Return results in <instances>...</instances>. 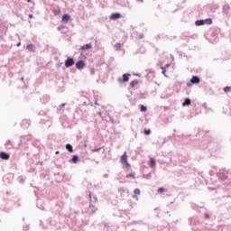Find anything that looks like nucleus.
<instances>
[{"instance_id": "nucleus-1", "label": "nucleus", "mask_w": 231, "mask_h": 231, "mask_svg": "<svg viewBox=\"0 0 231 231\" xmlns=\"http://www.w3.org/2000/svg\"><path fill=\"white\" fill-rule=\"evenodd\" d=\"M208 140V137L206 135L203 142L199 144V148L202 151H205V149H208L209 151H211V152H216L217 151H219V149H221V144L217 143V141L211 140L210 142L207 143Z\"/></svg>"}, {"instance_id": "nucleus-2", "label": "nucleus", "mask_w": 231, "mask_h": 231, "mask_svg": "<svg viewBox=\"0 0 231 231\" xmlns=\"http://www.w3.org/2000/svg\"><path fill=\"white\" fill-rule=\"evenodd\" d=\"M209 33L213 42L216 43L219 41L218 35L221 33V29L219 27H213L210 29Z\"/></svg>"}, {"instance_id": "nucleus-3", "label": "nucleus", "mask_w": 231, "mask_h": 231, "mask_svg": "<svg viewBox=\"0 0 231 231\" xmlns=\"http://www.w3.org/2000/svg\"><path fill=\"white\" fill-rule=\"evenodd\" d=\"M217 176L221 181H226V180H228V171L226 169H220Z\"/></svg>"}, {"instance_id": "nucleus-4", "label": "nucleus", "mask_w": 231, "mask_h": 231, "mask_svg": "<svg viewBox=\"0 0 231 231\" xmlns=\"http://www.w3.org/2000/svg\"><path fill=\"white\" fill-rule=\"evenodd\" d=\"M212 23H213L212 18H207V19L197 20L195 22V24L197 26H205V24L210 25L212 24Z\"/></svg>"}, {"instance_id": "nucleus-5", "label": "nucleus", "mask_w": 231, "mask_h": 231, "mask_svg": "<svg viewBox=\"0 0 231 231\" xmlns=\"http://www.w3.org/2000/svg\"><path fill=\"white\" fill-rule=\"evenodd\" d=\"M40 124L42 125L43 129H50L52 125L51 118L41 119Z\"/></svg>"}, {"instance_id": "nucleus-6", "label": "nucleus", "mask_w": 231, "mask_h": 231, "mask_svg": "<svg viewBox=\"0 0 231 231\" xmlns=\"http://www.w3.org/2000/svg\"><path fill=\"white\" fill-rule=\"evenodd\" d=\"M199 82H201V78L194 75L191 77L189 82L187 83V87L190 88L193 84H199Z\"/></svg>"}, {"instance_id": "nucleus-7", "label": "nucleus", "mask_w": 231, "mask_h": 231, "mask_svg": "<svg viewBox=\"0 0 231 231\" xmlns=\"http://www.w3.org/2000/svg\"><path fill=\"white\" fill-rule=\"evenodd\" d=\"M188 221H189L190 226H199V219H198V217L196 216L190 217L188 219Z\"/></svg>"}, {"instance_id": "nucleus-8", "label": "nucleus", "mask_w": 231, "mask_h": 231, "mask_svg": "<svg viewBox=\"0 0 231 231\" xmlns=\"http://www.w3.org/2000/svg\"><path fill=\"white\" fill-rule=\"evenodd\" d=\"M71 66H75V59L68 57L65 60V68H71Z\"/></svg>"}, {"instance_id": "nucleus-9", "label": "nucleus", "mask_w": 231, "mask_h": 231, "mask_svg": "<svg viewBox=\"0 0 231 231\" xmlns=\"http://www.w3.org/2000/svg\"><path fill=\"white\" fill-rule=\"evenodd\" d=\"M55 176V181L57 183H62V181H64V174L58 172V173H54Z\"/></svg>"}, {"instance_id": "nucleus-10", "label": "nucleus", "mask_w": 231, "mask_h": 231, "mask_svg": "<svg viewBox=\"0 0 231 231\" xmlns=\"http://www.w3.org/2000/svg\"><path fill=\"white\" fill-rule=\"evenodd\" d=\"M121 163H125L127 168L131 167V164L127 162V152H124L121 156Z\"/></svg>"}, {"instance_id": "nucleus-11", "label": "nucleus", "mask_w": 231, "mask_h": 231, "mask_svg": "<svg viewBox=\"0 0 231 231\" xmlns=\"http://www.w3.org/2000/svg\"><path fill=\"white\" fill-rule=\"evenodd\" d=\"M32 122L30 121V119H23L21 122V127H23V129H28V127H30Z\"/></svg>"}, {"instance_id": "nucleus-12", "label": "nucleus", "mask_w": 231, "mask_h": 231, "mask_svg": "<svg viewBox=\"0 0 231 231\" xmlns=\"http://www.w3.org/2000/svg\"><path fill=\"white\" fill-rule=\"evenodd\" d=\"M118 192H119L122 199H124L125 198V196H127V194H128L127 189H125L124 187L118 188Z\"/></svg>"}, {"instance_id": "nucleus-13", "label": "nucleus", "mask_w": 231, "mask_h": 231, "mask_svg": "<svg viewBox=\"0 0 231 231\" xmlns=\"http://www.w3.org/2000/svg\"><path fill=\"white\" fill-rule=\"evenodd\" d=\"M76 68L77 69H84L86 68V61L83 60H79L76 62Z\"/></svg>"}, {"instance_id": "nucleus-14", "label": "nucleus", "mask_w": 231, "mask_h": 231, "mask_svg": "<svg viewBox=\"0 0 231 231\" xmlns=\"http://www.w3.org/2000/svg\"><path fill=\"white\" fill-rule=\"evenodd\" d=\"M88 198H89V203L93 204V203H97V201H98V198L97 197V195L92 194L91 191H88Z\"/></svg>"}, {"instance_id": "nucleus-15", "label": "nucleus", "mask_w": 231, "mask_h": 231, "mask_svg": "<svg viewBox=\"0 0 231 231\" xmlns=\"http://www.w3.org/2000/svg\"><path fill=\"white\" fill-rule=\"evenodd\" d=\"M121 18H122V14H120V13H113L110 15L111 21H118V19H121Z\"/></svg>"}, {"instance_id": "nucleus-16", "label": "nucleus", "mask_w": 231, "mask_h": 231, "mask_svg": "<svg viewBox=\"0 0 231 231\" xmlns=\"http://www.w3.org/2000/svg\"><path fill=\"white\" fill-rule=\"evenodd\" d=\"M129 77H131L130 73L123 74V78H119L118 82H129Z\"/></svg>"}, {"instance_id": "nucleus-17", "label": "nucleus", "mask_w": 231, "mask_h": 231, "mask_svg": "<svg viewBox=\"0 0 231 231\" xmlns=\"http://www.w3.org/2000/svg\"><path fill=\"white\" fill-rule=\"evenodd\" d=\"M146 71H147L146 79L148 80H152L154 77V70L152 69H146Z\"/></svg>"}, {"instance_id": "nucleus-18", "label": "nucleus", "mask_w": 231, "mask_h": 231, "mask_svg": "<svg viewBox=\"0 0 231 231\" xmlns=\"http://www.w3.org/2000/svg\"><path fill=\"white\" fill-rule=\"evenodd\" d=\"M12 180H14V176L12 174H7L3 177V181L5 183H11Z\"/></svg>"}, {"instance_id": "nucleus-19", "label": "nucleus", "mask_w": 231, "mask_h": 231, "mask_svg": "<svg viewBox=\"0 0 231 231\" xmlns=\"http://www.w3.org/2000/svg\"><path fill=\"white\" fill-rule=\"evenodd\" d=\"M180 172H182L183 174H190L192 172V170L189 168V166H183L180 169Z\"/></svg>"}, {"instance_id": "nucleus-20", "label": "nucleus", "mask_w": 231, "mask_h": 231, "mask_svg": "<svg viewBox=\"0 0 231 231\" xmlns=\"http://www.w3.org/2000/svg\"><path fill=\"white\" fill-rule=\"evenodd\" d=\"M86 106H90V107H93V102H91L88 97H85V101L82 102L81 107H86Z\"/></svg>"}, {"instance_id": "nucleus-21", "label": "nucleus", "mask_w": 231, "mask_h": 231, "mask_svg": "<svg viewBox=\"0 0 231 231\" xmlns=\"http://www.w3.org/2000/svg\"><path fill=\"white\" fill-rule=\"evenodd\" d=\"M149 97V93L148 92H140L138 94V98L139 100H145V98Z\"/></svg>"}, {"instance_id": "nucleus-22", "label": "nucleus", "mask_w": 231, "mask_h": 231, "mask_svg": "<svg viewBox=\"0 0 231 231\" xmlns=\"http://www.w3.org/2000/svg\"><path fill=\"white\" fill-rule=\"evenodd\" d=\"M23 142H30V136L29 135H21L20 143H18V145L21 146Z\"/></svg>"}, {"instance_id": "nucleus-23", "label": "nucleus", "mask_w": 231, "mask_h": 231, "mask_svg": "<svg viewBox=\"0 0 231 231\" xmlns=\"http://www.w3.org/2000/svg\"><path fill=\"white\" fill-rule=\"evenodd\" d=\"M61 21L62 23H69V21H71V15L64 14L61 17Z\"/></svg>"}, {"instance_id": "nucleus-24", "label": "nucleus", "mask_w": 231, "mask_h": 231, "mask_svg": "<svg viewBox=\"0 0 231 231\" xmlns=\"http://www.w3.org/2000/svg\"><path fill=\"white\" fill-rule=\"evenodd\" d=\"M68 106V103H63L61 105H60L58 107H57V112L60 113V115H62V113H64V107Z\"/></svg>"}, {"instance_id": "nucleus-25", "label": "nucleus", "mask_w": 231, "mask_h": 231, "mask_svg": "<svg viewBox=\"0 0 231 231\" xmlns=\"http://www.w3.org/2000/svg\"><path fill=\"white\" fill-rule=\"evenodd\" d=\"M0 158L1 160H10V153H7L6 152H1Z\"/></svg>"}, {"instance_id": "nucleus-26", "label": "nucleus", "mask_w": 231, "mask_h": 231, "mask_svg": "<svg viewBox=\"0 0 231 231\" xmlns=\"http://www.w3.org/2000/svg\"><path fill=\"white\" fill-rule=\"evenodd\" d=\"M222 12L225 15H228V12H230V5L228 4L223 5Z\"/></svg>"}, {"instance_id": "nucleus-27", "label": "nucleus", "mask_w": 231, "mask_h": 231, "mask_svg": "<svg viewBox=\"0 0 231 231\" xmlns=\"http://www.w3.org/2000/svg\"><path fill=\"white\" fill-rule=\"evenodd\" d=\"M91 48H93V44L91 43H87L82 45L79 50H81L82 51H84V50H91Z\"/></svg>"}, {"instance_id": "nucleus-28", "label": "nucleus", "mask_w": 231, "mask_h": 231, "mask_svg": "<svg viewBox=\"0 0 231 231\" xmlns=\"http://www.w3.org/2000/svg\"><path fill=\"white\" fill-rule=\"evenodd\" d=\"M5 146V149L12 150V149H14V143H12V141L8 140V141H6Z\"/></svg>"}, {"instance_id": "nucleus-29", "label": "nucleus", "mask_w": 231, "mask_h": 231, "mask_svg": "<svg viewBox=\"0 0 231 231\" xmlns=\"http://www.w3.org/2000/svg\"><path fill=\"white\" fill-rule=\"evenodd\" d=\"M190 104H192V100H190L189 97H186L182 103V107H187V106H190Z\"/></svg>"}, {"instance_id": "nucleus-30", "label": "nucleus", "mask_w": 231, "mask_h": 231, "mask_svg": "<svg viewBox=\"0 0 231 231\" xmlns=\"http://www.w3.org/2000/svg\"><path fill=\"white\" fill-rule=\"evenodd\" d=\"M26 48L32 53H35V45L33 43L27 44Z\"/></svg>"}, {"instance_id": "nucleus-31", "label": "nucleus", "mask_w": 231, "mask_h": 231, "mask_svg": "<svg viewBox=\"0 0 231 231\" xmlns=\"http://www.w3.org/2000/svg\"><path fill=\"white\" fill-rule=\"evenodd\" d=\"M70 163H79V155H73L72 158L69 160Z\"/></svg>"}, {"instance_id": "nucleus-32", "label": "nucleus", "mask_w": 231, "mask_h": 231, "mask_svg": "<svg viewBox=\"0 0 231 231\" xmlns=\"http://www.w3.org/2000/svg\"><path fill=\"white\" fill-rule=\"evenodd\" d=\"M149 167H151V169L156 167V161L154 159L150 158Z\"/></svg>"}, {"instance_id": "nucleus-33", "label": "nucleus", "mask_w": 231, "mask_h": 231, "mask_svg": "<svg viewBox=\"0 0 231 231\" xmlns=\"http://www.w3.org/2000/svg\"><path fill=\"white\" fill-rule=\"evenodd\" d=\"M17 181L18 183H24L26 181V177L23 176V175H20L18 178H17Z\"/></svg>"}, {"instance_id": "nucleus-34", "label": "nucleus", "mask_w": 231, "mask_h": 231, "mask_svg": "<svg viewBox=\"0 0 231 231\" xmlns=\"http://www.w3.org/2000/svg\"><path fill=\"white\" fill-rule=\"evenodd\" d=\"M36 207H37V208H40V210H45V208L42 205V200H38Z\"/></svg>"}, {"instance_id": "nucleus-35", "label": "nucleus", "mask_w": 231, "mask_h": 231, "mask_svg": "<svg viewBox=\"0 0 231 231\" xmlns=\"http://www.w3.org/2000/svg\"><path fill=\"white\" fill-rule=\"evenodd\" d=\"M141 113H147V106L144 105H139Z\"/></svg>"}, {"instance_id": "nucleus-36", "label": "nucleus", "mask_w": 231, "mask_h": 231, "mask_svg": "<svg viewBox=\"0 0 231 231\" xmlns=\"http://www.w3.org/2000/svg\"><path fill=\"white\" fill-rule=\"evenodd\" d=\"M134 195L133 196V198L134 199L136 198V199H138L137 196H140V189H138V188L134 189Z\"/></svg>"}, {"instance_id": "nucleus-37", "label": "nucleus", "mask_w": 231, "mask_h": 231, "mask_svg": "<svg viewBox=\"0 0 231 231\" xmlns=\"http://www.w3.org/2000/svg\"><path fill=\"white\" fill-rule=\"evenodd\" d=\"M65 147L69 152H73V145L71 143H67Z\"/></svg>"}, {"instance_id": "nucleus-38", "label": "nucleus", "mask_w": 231, "mask_h": 231, "mask_svg": "<svg viewBox=\"0 0 231 231\" xmlns=\"http://www.w3.org/2000/svg\"><path fill=\"white\" fill-rule=\"evenodd\" d=\"M26 167H30L31 165H33V159L30 158L25 162Z\"/></svg>"}, {"instance_id": "nucleus-39", "label": "nucleus", "mask_w": 231, "mask_h": 231, "mask_svg": "<svg viewBox=\"0 0 231 231\" xmlns=\"http://www.w3.org/2000/svg\"><path fill=\"white\" fill-rule=\"evenodd\" d=\"M89 208L91 210V212H93V214H95L97 210V207H95V205L89 203Z\"/></svg>"}, {"instance_id": "nucleus-40", "label": "nucleus", "mask_w": 231, "mask_h": 231, "mask_svg": "<svg viewBox=\"0 0 231 231\" xmlns=\"http://www.w3.org/2000/svg\"><path fill=\"white\" fill-rule=\"evenodd\" d=\"M115 48L116 50V51H120V50H122V43L116 42L115 45Z\"/></svg>"}, {"instance_id": "nucleus-41", "label": "nucleus", "mask_w": 231, "mask_h": 231, "mask_svg": "<svg viewBox=\"0 0 231 231\" xmlns=\"http://www.w3.org/2000/svg\"><path fill=\"white\" fill-rule=\"evenodd\" d=\"M143 178H144L145 180H151V178H152V173L149 172L145 175H143Z\"/></svg>"}, {"instance_id": "nucleus-42", "label": "nucleus", "mask_w": 231, "mask_h": 231, "mask_svg": "<svg viewBox=\"0 0 231 231\" xmlns=\"http://www.w3.org/2000/svg\"><path fill=\"white\" fill-rule=\"evenodd\" d=\"M138 84V79H134L130 82V87L134 88Z\"/></svg>"}, {"instance_id": "nucleus-43", "label": "nucleus", "mask_w": 231, "mask_h": 231, "mask_svg": "<svg viewBox=\"0 0 231 231\" xmlns=\"http://www.w3.org/2000/svg\"><path fill=\"white\" fill-rule=\"evenodd\" d=\"M224 92L225 93H231V86H226L224 88Z\"/></svg>"}, {"instance_id": "nucleus-44", "label": "nucleus", "mask_w": 231, "mask_h": 231, "mask_svg": "<svg viewBox=\"0 0 231 231\" xmlns=\"http://www.w3.org/2000/svg\"><path fill=\"white\" fill-rule=\"evenodd\" d=\"M163 37H167V35H165V34H158V35L155 37V40H156V41H160V39H163Z\"/></svg>"}, {"instance_id": "nucleus-45", "label": "nucleus", "mask_w": 231, "mask_h": 231, "mask_svg": "<svg viewBox=\"0 0 231 231\" xmlns=\"http://www.w3.org/2000/svg\"><path fill=\"white\" fill-rule=\"evenodd\" d=\"M46 115H48V112H46V111H44V110H42V111H40V112L38 113V116H46Z\"/></svg>"}, {"instance_id": "nucleus-46", "label": "nucleus", "mask_w": 231, "mask_h": 231, "mask_svg": "<svg viewBox=\"0 0 231 231\" xmlns=\"http://www.w3.org/2000/svg\"><path fill=\"white\" fill-rule=\"evenodd\" d=\"M42 178H43V180H46L47 181L50 180V174H42Z\"/></svg>"}, {"instance_id": "nucleus-47", "label": "nucleus", "mask_w": 231, "mask_h": 231, "mask_svg": "<svg viewBox=\"0 0 231 231\" xmlns=\"http://www.w3.org/2000/svg\"><path fill=\"white\" fill-rule=\"evenodd\" d=\"M52 14L59 15V14H60V9H52Z\"/></svg>"}, {"instance_id": "nucleus-48", "label": "nucleus", "mask_w": 231, "mask_h": 231, "mask_svg": "<svg viewBox=\"0 0 231 231\" xmlns=\"http://www.w3.org/2000/svg\"><path fill=\"white\" fill-rule=\"evenodd\" d=\"M143 134L146 135V136H149L151 134V129H144L143 130Z\"/></svg>"}, {"instance_id": "nucleus-49", "label": "nucleus", "mask_w": 231, "mask_h": 231, "mask_svg": "<svg viewBox=\"0 0 231 231\" xmlns=\"http://www.w3.org/2000/svg\"><path fill=\"white\" fill-rule=\"evenodd\" d=\"M166 72H167V69H165V67H162V75H164V77H167Z\"/></svg>"}, {"instance_id": "nucleus-50", "label": "nucleus", "mask_w": 231, "mask_h": 231, "mask_svg": "<svg viewBox=\"0 0 231 231\" xmlns=\"http://www.w3.org/2000/svg\"><path fill=\"white\" fill-rule=\"evenodd\" d=\"M126 178H133V180H134L136 177L134 176V173H128Z\"/></svg>"}, {"instance_id": "nucleus-51", "label": "nucleus", "mask_w": 231, "mask_h": 231, "mask_svg": "<svg viewBox=\"0 0 231 231\" xmlns=\"http://www.w3.org/2000/svg\"><path fill=\"white\" fill-rule=\"evenodd\" d=\"M157 192H159V194H162V192H165V188L162 187V188H159L157 189Z\"/></svg>"}, {"instance_id": "nucleus-52", "label": "nucleus", "mask_w": 231, "mask_h": 231, "mask_svg": "<svg viewBox=\"0 0 231 231\" xmlns=\"http://www.w3.org/2000/svg\"><path fill=\"white\" fill-rule=\"evenodd\" d=\"M100 151H102V147L92 149L93 152H98Z\"/></svg>"}, {"instance_id": "nucleus-53", "label": "nucleus", "mask_w": 231, "mask_h": 231, "mask_svg": "<svg viewBox=\"0 0 231 231\" xmlns=\"http://www.w3.org/2000/svg\"><path fill=\"white\" fill-rule=\"evenodd\" d=\"M204 219H210V214L205 213L204 214Z\"/></svg>"}, {"instance_id": "nucleus-54", "label": "nucleus", "mask_w": 231, "mask_h": 231, "mask_svg": "<svg viewBox=\"0 0 231 231\" xmlns=\"http://www.w3.org/2000/svg\"><path fill=\"white\" fill-rule=\"evenodd\" d=\"M23 229L24 231H28V230H30V226L29 225L23 226Z\"/></svg>"}, {"instance_id": "nucleus-55", "label": "nucleus", "mask_w": 231, "mask_h": 231, "mask_svg": "<svg viewBox=\"0 0 231 231\" xmlns=\"http://www.w3.org/2000/svg\"><path fill=\"white\" fill-rule=\"evenodd\" d=\"M43 98H45V102H50V96H44Z\"/></svg>"}, {"instance_id": "nucleus-56", "label": "nucleus", "mask_w": 231, "mask_h": 231, "mask_svg": "<svg viewBox=\"0 0 231 231\" xmlns=\"http://www.w3.org/2000/svg\"><path fill=\"white\" fill-rule=\"evenodd\" d=\"M191 208H192L193 210H197L198 206H196L195 204H192V205H191Z\"/></svg>"}, {"instance_id": "nucleus-57", "label": "nucleus", "mask_w": 231, "mask_h": 231, "mask_svg": "<svg viewBox=\"0 0 231 231\" xmlns=\"http://www.w3.org/2000/svg\"><path fill=\"white\" fill-rule=\"evenodd\" d=\"M143 37H145V35L143 33H140L138 39H143Z\"/></svg>"}, {"instance_id": "nucleus-58", "label": "nucleus", "mask_w": 231, "mask_h": 231, "mask_svg": "<svg viewBox=\"0 0 231 231\" xmlns=\"http://www.w3.org/2000/svg\"><path fill=\"white\" fill-rule=\"evenodd\" d=\"M108 118H109L110 122H112V124H115V121H114V119H113V116H108Z\"/></svg>"}, {"instance_id": "nucleus-59", "label": "nucleus", "mask_w": 231, "mask_h": 231, "mask_svg": "<svg viewBox=\"0 0 231 231\" xmlns=\"http://www.w3.org/2000/svg\"><path fill=\"white\" fill-rule=\"evenodd\" d=\"M95 71H96L95 69H90V75H95Z\"/></svg>"}, {"instance_id": "nucleus-60", "label": "nucleus", "mask_w": 231, "mask_h": 231, "mask_svg": "<svg viewBox=\"0 0 231 231\" xmlns=\"http://www.w3.org/2000/svg\"><path fill=\"white\" fill-rule=\"evenodd\" d=\"M202 107H204V109H207V103H203Z\"/></svg>"}, {"instance_id": "nucleus-61", "label": "nucleus", "mask_w": 231, "mask_h": 231, "mask_svg": "<svg viewBox=\"0 0 231 231\" xmlns=\"http://www.w3.org/2000/svg\"><path fill=\"white\" fill-rule=\"evenodd\" d=\"M27 3H32V5H35V2H32V0H26Z\"/></svg>"}, {"instance_id": "nucleus-62", "label": "nucleus", "mask_w": 231, "mask_h": 231, "mask_svg": "<svg viewBox=\"0 0 231 231\" xmlns=\"http://www.w3.org/2000/svg\"><path fill=\"white\" fill-rule=\"evenodd\" d=\"M29 19H33V14H29Z\"/></svg>"}, {"instance_id": "nucleus-63", "label": "nucleus", "mask_w": 231, "mask_h": 231, "mask_svg": "<svg viewBox=\"0 0 231 231\" xmlns=\"http://www.w3.org/2000/svg\"><path fill=\"white\" fill-rule=\"evenodd\" d=\"M135 77H140V73H134Z\"/></svg>"}, {"instance_id": "nucleus-64", "label": "nucleus", "mask_w": 231, "mask_h": 231, "mask_svg": "<svg viewBox=\"0 0 231 231\" xmlns=\"http://www.w3.org/2000/svg\"><path fill=\"white\" fill-rule=\"evenodd\" d=\"M16 46H17V47L21 46V42H17V43H16Z\"/></svg>"}]
</instances>
